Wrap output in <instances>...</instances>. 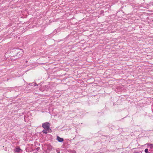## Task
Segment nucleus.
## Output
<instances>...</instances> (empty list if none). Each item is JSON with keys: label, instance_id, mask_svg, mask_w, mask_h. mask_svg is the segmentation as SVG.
<instances>
[{"label": "nucleus", "instance_id": "f03ea898", "mask_svg": "<svg viewBox=\"0 0 153 153\" xmlns=\"http://www.w3.org/2000/svg\"><path fill=\"white\" fill-rule=\"evenodd\" d=\"M42 126L44 129H46L48 130L49 129L51 130V129H49L50 124L49 123L46 122L42 124Z\"/></svg>", "mask_w": 153, "mask_h": 153}, {"label": "nucleus", "instance_id": "423d86ee", "mask_svg": "<svg viewBox=\"0 0 153 153\" xmlns=\"http://www.w3.org/2000/svg\"><path fill=\"white\" fill-rule=\"evenodd\" d=\"M148 149H146L145 150V152L146 153H149V152H148Z\"/></svg>", "mask_w": 153, "mask_h": 153}, {"label": "nucleus", "instance_id": "1a4fd4ad", "mask_svg": "<svg viewBox=\"0 0 153 153\" xmlns=\"http://www.w3.org/2000/svg\"><path fill=\"white\" fill-rule=\"evenodd\" d=\"M101 12H102V13H103V10Z\"/></svg>", "mask_w": 153, "mask_h": 153}, {"label": "nucleus", "instance_id": "f257e3e1", "mask_svg": "<svg viewBox=\"0 0 153 153\" xmlns=\"http://www.w3.org/2000/svg\"><path fill=\"white\" fill-rule=\"evenodd\" d=\"M24 53V51L22 49H18L17 51L16 56L18 57H20L22 56Z\"/></svg>", "mask_w": 153, "mask_h": 153}, {"label": "nucleus", "instance_id": "39448f33", "mask_svg": "<svg viewBox=\"0 0 153 153\" xmlns=\"http://www.w3.org/2000/svg\"><path fill=\"white\" fill-rule=\"evenodd\" d=\"M147 146L148 147H149L151 149L153 148V145L152 144L148 143Z\"/></svg>", "mask_w": 153, "mask_h": 153}, {"label": "nucleus", "instance_id": "9d476101", "mask_svg": "<svg viewBox=\"0 0 153 153\" xmlns=\"http://www.w3.org/2000/svg\"><path fill=\"white\" fill-rule=\"evenodd\" d=\"M140 153V152H136V153Z\"/></svg>", "mask_w": 153, "mask_h": 153}, {"label": "nucleus", "instance_id": "7ed1b4c3", "mask_svg": "<svg viewBox=\"0 0 153 153\" xmlns=\"http://www.w3.org/2000/svg\"><path fill=\"white\" fill-rule=\"evenodd\" d=\"M21 151L22 150L20 149V148H16L15 150V152H19Z\"/></svg>", "mask_w": 153, "mask_h": 153}, {"label": "nucleus", "instance_id": "20e7f679", "mask_svg": "<svg viewBox=\"0 0 153 153\" xmlns=\"http://www.w3.org/2000/svg\"><path fill=\"white\" fill-rule=\"evenodd\" d=\"M57 139L60 142H62L64 140L63 138H61L59 136L57 137Z\"/></svg>", "mask_w": 153, "mask_h": 153}, {"label": "nucleus", "instance_id": "0eeeda50", "mask_svg": "<svg viewBox=\"0 0 153 153\" xmlns=\"http://www.w3.org/2000/svg\"><path fill=\"white\" fill-rule=\"evenodd\" d=\"M43 132L44 133H47V132L46 131H45L44 130L43 131Z\"/></svg>", "mask_w": 153, "mask_h": 153}, {"label": "nucleus", "instance_id": "6e6552de", "mask_svg": "<svg viewBox=\"0 0 153 153\" xmlns=\"http://www.w3.org/2000/svg\"><path fill=\"white\" fill-rule=\"evenodd\" d=\"M34 86H36V85H37V84L36 83H35L34 84Z\"/></svg>", "mask_w": 153, "mask_h": 153}]
</instances>
